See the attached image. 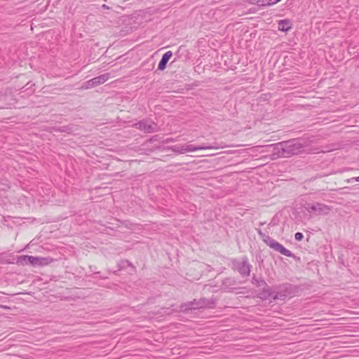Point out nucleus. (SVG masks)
Returning a JSON list of instances; mask_svg holds the SVG:
<instances>
[{
    "mask_svg": "<svg viewBox=\"0 0 359 359\" xmlns=\"http://www.w3.org/2000/svg\"><path fill=\"white\" fill-rule=\"evenodd\" d=\"M307 146L308 144L306 141L298 139H291L271 144L269 146L272 148L271 158L276 160L279 158H287L293 155H298L303 152Z\"/></svg>",
    "mask_w": 359,
    "mask_h": 359,
    "instance_id": "obj_1",
    "label": "nucleus"
},
{
    "mask_svg": "<svg viewBox=\"0 0 359 359\" xmlns=\"http://www.w3.org/2000/svg\"><path fill=\"white\" fill-rule=\"evenodd\" d=\"M215 306V301L213 299H207L202 297L199 299H194L192 301L182 304L180 306V309L183 312H189L193 309H201L205 308L212 309Z\"/></svg>",
    "mask_w": 359,
    "mask_h": 359,
    "instance_id": "obj_2",
    "label": "nucleus"
},
{
    "mask_svg": "<svg viewBox=\"0 0 359 359\" xmlns=\"http://www.w3.org/2000/svg\"><path fill=\"white\" fill-rule=\"evenodd\" d=\"M232 269L238 271L243 277L250 276L252 266L248 262L247 257H243L242 260L238 259H231Z\"/></svg>",
    "mask_w": 359,
    "mask_h": 359,
    "instance_id": "obj_3",
    "label": "nucleus"
},
{
    "mask_svg": "<svg viewBox=\"0 0 359 359\" xmlns=\"http://www.w3.org/2000/svg\"><path fill=\"white\" fill-rule=\"evenodd\" d=\"M276 292L273 296V299L285 300L287 297L291 296L296 292L294 285L290 283H285L276 287Z\"/></svg>",
    "mask_w": 359,
    "mask_h": 359,
    "instance_id": "obj_4",
    "label": "nucleus"
},
{
    "mask_svg": "<svg viewBox=\"0 0 359 359\" xmlns=\"http://www.w3.org/2000/svg\"><path fill=\"white\" fill-rule=\"evenodd\" d=\"M252 283L255 285L257 287H262V291L259 294V297L260 299H268L271 296L272 292L263 278H257L254 275L252 278Z\"/></svg>",
    "mask_w": 359,
    "mask_h": 359,
    "instance_id": "obj_5",
    "label": "nucleus"
},
{
    "mask_svg": "<svg viewBox=\"0 0 359 359\" xmlns=\"http://www.w3.org/2000/svg\"><path fill=\"white\" fill-rule=\"evenodd\" d=\"M307 205V211L316 215L327 214L331 210V208L328 205L318 202L308 204Z\"/></svg>",
    "mask_w": 359,
    "mask_h": 359,
    "instance_id": "obj_6",
    "label": "nucleus"
},
{
    "mask_svg": "<svg viewBox=\"0 0 359 359\" xmlns=\"http://www.w3.org/2000/svg\"><path fill=\"white\" fill-rule=\"evenodd\" d=\"M137 129L151 133L157 131V124L149 120H142L135 123Z\"/></svg>",
    "mask_w": 359,
    "mask_h": 359,
    "instance_id": "obj_7",
    "label": "nucleus"
},
{
    "mask_svg": "<svg viewBox=\"0 0 359 359\" xmlns=\"http://www.w3.org/2000/svg\"><path fill=\"white\" fill-rule=\"evenodd\" d=\"M109 74L106 73L102 75H100L98 76L94 77L92 79L88 81L86 83V88H90L95 87L100 84L104 83L105 81H107L109 78Z\"/></svg>",
    "mask_w": 359,
    "mask_h": 359,
    "instance_id": "obj_8",
    "label": "nucleus"
},
{
    "mask_svg": "<svg viewBox=\"0 0 359 359\" xmlns=\"http://www.w3.org/2000/svg\"><path fill=\"white\" fill-rule=\"evenodd\" d=\"M38 262V257L29 256V255H20L17 257L16 264L18 266L32 265L36 266V263Z\"/></svg>",
    "mask_w": 359,
    "mask_h": 359,
    "instance_id": "obj_9",
    "label": "nucleus"
},
{
    "mask_svg": "<svg viewBox=\"0 0 359 359\" xmlns=\"http://www.w3.org/2000/svg\"><path fill=\"white\" fill-rule=\"evenodd\" d=\"M269 248H272L273 250L278 252L286 257L293 258L296 257V256L290 250L286 249L283 245L279 243L276 240L273 241V242L271 243Z\"/></svg>",
    "mask_w": 359,
    "mask_h": 359,
    "instance_id": "obj_10",
    "label": "nucleus"
},
{
    "mask_svg": "<svg viewBox=\"0 0 359 359\" xmlns=\"http://www.w3.org/2000/svg\"><path fill=\"white\" fill-rule=\"evenodd\" d=\"M185 145V149L186 152H191L197 150H201V149H220V148H225L226 147L225 144H221V145H213V146H208V145H200V146H194L192 144H184Z\"/></svg>",
    "mask_w": 359,
    "mask_h": 359,
    "instance_id": "obj_11",
    "label": "nucleus"
},
{
    "mask_svg": "<svg viewBox=\"0 0 359 359\" xmlns=\"http://www.w3.org/2000/svg\"><path fill=\"white\" fill-rule=\"evenodd\" d=\"M172 51L169 50V51H167L166 53H165L163 55V56L158 65V70L163 71L166 68L167 64H168V61L170 60V59L172 57Z\"/></svg>",
    "mask_w": 359,
    "mask_h": 359,
    "instance_id": "obj_12",
    "label": "nucleus"
},
{
    "mask_svg": "<svg viewBox=\"0 0 359 359\" xmlns=\"http://www.w3.org/2000/svg\"><path fill=\"white\" fill-rule=\"evenodd\" d=\"M237 282L234 278H226L222 282V287L224 290L231 291L235 289L234 286Z\"/></svg>",
    "mask_w": 359,
    "mask_h": 359,
    "instance_id": "obj_13",
    "label": "nucleus"
},
{
    "mask_svg": "<svg viewBox=\"0 0 359 359\" xmlns=\"http://www.w3.org/2000/svg\"><path fill=\"white\" fill-rule=\"evenodd\" d=\"M278 28L281 32H287L292 28V23L290 20H281L278 22Z\"/></svg>",
    "mask_w": 359,
    "mask_h": 359,
    "instance_id": "obj_14",
    "label": "nucleus"
},
{
    "mask_svg": "<svg viewBox=\"0 0 359 359\" xmlns=\"http://www.w3.org/2000/svg\"><path fill=\"white\" fill-rule=\"evenodd\" d=\"M256 231L262 240V241L267 245L269 247L271 245V243L273 242L274 239L271 238L269 236L266 235L260 229H256Z\"/></svg>",
    "mask_w": 359,
    "mask_h": 359,
    "instance_id": "obj_15",
    "label": "nucleus"
},
{
    "mask_svg": "<svg viewBox=\"0 0 359 359\" xmlns=\"http://www.w3.org/2000/svg\"><path fill=\"white\" fill-rule=\"evenodd\" d=\"M168 149L172 150L175 153H177V154H185V153H187L184 144L182 145V146H177V145L170 146V147H168Z\"/></svg>",
    "mask_w": 359,
    "mask_h": 359,
    "instance_id": "obj_16",
    "label": "nucleus"
},
{
    "mask_svg": "<svg viewBox=\"0 0 359 359\" xmlns=\"http://www.w3.org/2000/svg\"><path fill=\"white\" fill-rule=\"evenodd\" d=\"M52 261V259L38 257V262L36 266H44L48 264Z\"/></svg>",
    "mask_w": 359,
    "mask_h": 359,
    "instance_id": "obj_17",
    "label": "nucleus"
},
{
    "mask_svg": "<svg viewBox=\"0 0 359 359\" xmlns=\"http://www.w3.org/2000/svg\"><path fill=\"white\" fill-rule=\"evenodd\" d=\"M55 131L60 132V133H70L72 132V128L68 126H61V127H58L57 128H56Z\"/></svg>",
    "mask_w": 359,
    "mask_h": 359,
    "instance_id": "obj_18",
    "label": "nucleus"
},
{
    "mask_svg": "<svg viewBox=\"0 0 359 359\" xmlns=\"http://www.w3.org/2000/svg\"><path fill=\"white\" fill-rule=\"evenodd\" d=\"M119 267L118 270L125 268L126 266H131V263L128 260H123L119 264H118Z\"/></svg>",
    "mask_w": 359,
    "mask_h": 359,
    "instance_id": "obj_19",
    "label": "nucleus"
},
{
    "mask_svg": "<svg viewBox=\"0 0 359 359\" xmlns=\"http://www.w3.org/2000/svg\"><path fill=\"white\" fill-rule=\"evenodd\" d=\"M248 2L254 4H257L259 6H264V0H248Z\"/></svg>",
    "mask_w": 359,
    "mask_h": 359,
    "instance_id": "obj_20",
    "label": "nucleus"
},
{
    "mask_svg": "<svg viewBox=\"0 0 359 359\" xmlns=\"http://www.w3.org/2000/svg\"><path fill=\"white\" fill-rule=\"evenodd\" d=\"M303 238H304V235L301 232H297L294 234V239L296 241H300L303 239Z\"/></svg>",
    "mask_w": 359,
    "mask_h": 359,
    "instance_id": "obj_21",
    "label": "nucleus"
},
{
    "mask_svg": "<svg viewBox=\"0 0 359 359\" xmlns=\"http://www.w3.org/2000/svg\"><path fill=\"white\" fill-rule=\"evenodd\" d=\"M348 182H359V176L357 177H352L351 179H348L347 180Z\"/></svg>",
    "mask_w": 359,
    "mask_h": 359,
    "instance_id": "obj_22",
    "label": "nucleus"
},
{
    "mask_svg": "<svg viewBox=\"0 0 359 359\" xmlns=\"http://www.w3.org/2000/svg\"><path fill=\"white\" fill-rule=\"evenodd\" d=\"M102 8H104V9H109V7L107 5H106V4H103L102 6Z\"/></svg>",
    "mask_w": 359,
    "mask_h": 359,
    "instance_id": "obj_23",
    "label": "nucleus"
},
{
    "mask_svg": "<svg viewBox=\"0 0 359 359\" xmlns=\"http://www.w3.org/2000/svg\"><path fill=\"white\" fill-rule=\"evenodd\" d=\"M264 222H260L259 224L262 226V225H264Z\"/></svg>",
    "mask_w": 359,
    "mask_h": 359,
    "instance_id": "obj_24",
    "label": "nucleus"
}]
</instances>
